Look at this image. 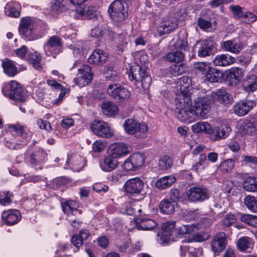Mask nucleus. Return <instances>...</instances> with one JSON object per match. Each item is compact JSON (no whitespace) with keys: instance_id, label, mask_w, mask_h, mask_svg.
<instances>
[{"instance_id":"nucleus-21","label":"nucleus","mask_w":257,"mask_h":257,"mask_svg":"<svg viewBox=\"0 0 257 257\" xmlns=\"http://www.w3.org/2000/svg\"><path fill=\"white\" fill-rule=\"evenodd\" d=\"M230 131L231 128L227 125L224 124L221 125L220 126L215 127L211 129L210 139L214 141H219L227 137Z\"/></svg>"},{"instance_id":"nucleus-57","label":"nucleus","mask_w":257,"mask_h":257,"mask_svg":"<svg viewBox=\"0 0 257 257\" xmlns=\"http://www.w3.org/2000/svg\"><path fill=\"white\" fill-rule=\"evenodd\" d=\"M194 67L201 74H205L210 66L206 62H198L194 64Z\"/></svg>"},{"instance_id":"nucleus-60","label":"nucleus","mask_w":257,"mask_h":257,"mask_svg":"<svg viewBox=\"0 0 257 257\" xmlns=\"http://www.w3.org/2000/svg\"><path fill=\"white\" fill-rule=\"evenodd\" d=\"M12 196V194L9 192L0 193L1 197L4 196V198L0 199V204L2 205L10 204L12 202V200L11 199Z\"/></svg>"},{"instance_id":"nucleus-13","label":"nucleus","mask_w":257,"mask_h":257,"mask_svg":"<svg viewBox=\"0 0 257 257\" xmlns=\"http://www.w3.org/2000/svg\"><path fill=\"white\" fill-rule=\"evenodd\" d=\"M90 128L94 134L103 138H109L113 135V131L108 124L103 121L95 120Z\"/></svg>"},{"instance_id":"nucleus-22","label":"nucleus","mask_w":257,"mask_h":257,"mask_svg":"<svg viewBox=\"0 0 257 257\" xmlns=\"http://www.w3.org/2000/svg\"><path fill=\"white\" fill-rule=\"evenodd\" d=\"M2 218L5 224L13 225L17 223L21 218L20 213L17 210L4 211L2 214Z\"/></svg>"},{"instance_id":"nucleus-39","label":"nucleus","mask_w":257,"mask_h":257,"mask_svg":"<svg viewBox=\"0 0 257 257\" xmlns=\"http://www.w3.org/2000/svg\"><path fill=\"white\" fill-rule=\"evenodd\" d=\"M192 130L195 133L204 132L210 135L211 133L210 125L207 122H199L194 124L192 126Z\"/></svg>"},{"instance_id":"nucleus-38","label":"nucleus","mask_w":257,"mask_h":257,"mask_svg":"<svg viewBox=\"0 0 257 257\" xmlns=\"http://www.w3.org/2000/svg\"><path fill=\"white\" fill-rule=\"evenodd\" d=\"M176 205V202L168 199H165L161 202L159 207L163 213L170 214L175 211Z\"/></svg>"},{"instance_id":"nucleus-59","label":"nucleus","mask_w":257,"mask_h":257,"mask_svg":"<svg viewBox=\"0 0 257 257\" xmlns=\"http://www.w3.org/2000/svg\"><path fill=\"white\" fill-rule=\"evenodd\" d=\"M188 252L192 257H198L202 254L203 250L201 247L195 248L189 246Z\"/></svg>"},{"instance_id":"nucleus-46","label":"nucleus","mask_w":257,"mask_h":257,"mask_svg":"<svg viewBox=\"0 0 257 257\" xmlns=\"http://www.w3.org/2000/svg\"><path fill=\"white\" fill-rule=\"evenodd\" d=\"M28 59L36 69L39 70L42 68L40 63L41 56L37 52L35 51L32 53L29 54Z\"/></svg>"},{"instance_id":"nucleus-7","label":"nucleus","mask_w":257,"mask_h":257,"mask_svg":"<svg viewBox=\"0 0 257 257\" xmlns=\"http://www.w3.org/2000/svg\"><path fill=\"white\" fill-rule=\"evenodd\" d=\"M174 222H167L162 225L161 232L158 233V242L163 245H167L174 240L176 236Z\"/></svg>"},{"instance_id":"nucleus-28","label":"nucleus","mask_w":257,"mask_h":257,"mask_svg":"<svg viewBox=\"0 0 257 257\" xmlns=\"http://www.w3.org/2000/svg\"><path fill=\"white\" fill-rule=\"evenodd\" d=\"M47 154L42 149H38L32 152L29 156L30 164L34 166L38 165L45 160Z\"/></svg>"},{"instance_id":"nucleus-17","label":"nucleus","mask_w":257,"mask_h":257,"mask_svg":"<svg viewBox=\"0 0 257 257\" xmlns=\"http://www.w3.org/2000/svg\"><path fill=\"white\" fill-rule=\"evenodd\" d=\"M178 21L173 17L165 18L158 28V31L162 34H168L177 28Z\"/></svg>"},{"instance_id":"nucleus-1","label":"nucleus","mask_w":257,"mask_h":257,"mask_svg":"<svg viewBox=\"0 0 257 257\" xmlns=\"http://www.w3.org/2000/svg\"><path fill=\"white\" fill-rule=\"evenodd\" d=\"M8 129L13 136H17L20 138L21 143H13L9 141H7L6 146L7 147L17 150L23 148L26 146L31 138V135H29L27 132L26 128L20 124H11L9 125Z\"/></svg>"},{"instance_id":"nucleus-29","label":"nucleus","mask_w":257,"mask_h":257,"mask_svg":"<svg viewBox=\"0 0 257 257\" xmlns=\"http://www.w3.org/2000/svg\"><path fill=\"white\" fill-rule=\"evenodd\" d=\"M117 164V158L110 154L104 158L103 164H101L100 167L104 171L110 172L115 169Z\"/></svg>"},{"instance_id":"nucleus-35","label":"nucleus","mask_w":257,"mask_h":257,"mask_svg":"<svg viewBox=\"0 0 257 257\" xmlns=\"http://www.w3.org/2000/svg\"><path fill=\"white\" fill-rule=\"evenodd\" d=\"M222 76V72L219 70L210 67L205 73L206 79L211 82H218Z\"/></svg>"},{"instance_id":"nucleus-15","label":"nucleus","mask_w":257,"mask_h":257,"mask_svg":"<svg viewBox=\"0 0 257 257\" xmlns=\"http://www.w3.org/2000/svg\"><path fill=\"white\" fill-rule=\"evenodd\" d=\"M226 81L231 86L238 85L242 79L243 74L241 68L232 67L226 71Z\"/></svg>"},{"instance_id":"nucleus-62","label":"nucleus","mask_w":257,"mask_h":257,"mask_svg":"<svg viewBox=\"0 0 257 257\" xmlns=\"http://www.w3.org/2000/svg\"><path fill=\"white\" fill-rule=\"evenodd\" d=\"M170 197L172 201L176 203L177 201L181 199L180 192L177 188L171 189L170 192Z\"/></svg>"},{"instance_id":"nucleus-18","label":"nucleus","mask_w":257,"mask_h":257,"mask_svg":"<svg viewBox=\"0 0 257 257\" xmlns=\"http://www.w3.org/2000/svg\"><path fill=\"white\" fill-rule=\"evenodd\" d=\"M255 105L253 101L243 100L237 102L234 106V113L238 116L246 114Z\"/></svg>"},{"instance_id":"nucleus-24","label":"nucleus","mask_w":257,"mask_h":257,"mask_svg":"<svg viewBox=\"0 0 257 257\" xmlns=\"http://www.w3.org/2000/svg\"><path fill=\"white\" fill-rule=\"evenodd\" d=\"M186 87L183 90L178 92L175 98V105L176 107L183 106H189L191 104V97L190 93Z\"/></svg>"},{"instance_id":"nucleus-51","label":"nucleus","mask_w":257,"mask_h":257,"mask_svg":"<svg viewBox=\"0 0 257 257\" xmlns=\"http://www.w3.org/2000/svg\"><path fill=\"white\" fill-rule=\"evenodd\" d=\"M229 9L232 12L233 17L236 19H243L244 15V8L236 5H231Z\"/></svg>"},{"instance_id":"nucleus-33","label":"nucleus","mask_w":257,"mask_h":257,"mask_svg":"<svg viewBox=\"0 0 257 257\" xmlns=\"http://www.w3.org/2000/svg\"><path fill=\"white\" fill-rule=\"evenodd\" d=\"M136 223L138 228L141 230H152L157 226L155 220L148 218L139 219Z\"/></svg>"},{"instance_id":"nucleus-50","label":"nucleus","mask_w":257,"mask_h":257,"mask_svg":"<svg viewBox=\"0 0 257 257\" xmlns=\"http://www.w3.org/2000/svg\"><path fill=\"white\" fill-rule=\"evenodd\" d=\"M107 30L104 29L102 27L97 26L92 29L90 35L98 40H101L106 33Z\"/></svg>"},{"instance_id":"nucleus-42","label":"nucleus","mask_w":257,"mask_h":257,"mask_svg":"<svg viewBox=\"0 0 257 257\" xmlns=\"http://www.w3.org/2000/svg\"><path fill=\"white\" fill-rule=\"evenodd\" d=\"M243 188L249 192L257 191V178L255 177L246 178L243 183Z\"/></svg>"},{"instance_id":"nucleus-40","label":"nucleus","mask_w":257,"mask_h":257,"mask_svg":"<svg viewBox=\"0 0 257 257\" xmlns=\"http://www.w3.org/2000/svg\"><path fill=\"white\" fill-rule=\"evenodd\" d=\"M78 13L86 19H91L96 16L95 8L91 6H85L82 9L78 10Z\"/></svg>"},{"instance_id":"nucleus-43","label":"nucleus","mask_w":257,"mask_h":257,"mask_svg":"<svg viewBox=\"0 0 257 257\" xmlns=\"http://www.w3.org/2000/svg\"><path fill=\"white\" fill-rule=\"evenodd\" d=\"M234 166V160L231 159H226L222 162L218 170L223 174L230 173Z\"/></svg>"},{"instance_id":"nucleus-8","label":"nucleus","mask_w":257,"mask_h":257,"mask_svg":"<svg viewBox=\"0 0 257 257\" xmlns=\"http://www.w3.org/2000/svg\"><path fill=\"white\" fill-rule=\"evenodd\" d=\"M63 42L62 39L58 36L50 37L44 44V49L48 56L55 57L62 51Z\"/></svg>"},{"instance_id":"nucleus-25","label":"nucleus","mask_w":257,"mask_h":257,"mask_svg":"<svg viewBox=\"0 0 257 257\" xmlns=\"http://www.w3.org/2000/svg\"><path fill=\"white\" fill-rule=\"evenodd\" d=\"M107 58V54L103 50L96 49L90 56L88 61L91 64L98 65L104 63Z\"/></svg>"},{"instance_id":"nucleus-49","label":"nucleus","mask_w":257,"mask_h":257,"mask_svg":"<svg viewBox=\"0 0 257 257\" xmlns=\"http://www.w3.org/2000/svg\"><path fill=\"white\" fill-rule=\"evenodd\" d=\"M187 70V67L183 64H174L170 68V72L172 75L177 76L182 75Z\"/></svg>"},{"instance_id":"nucleus-27","label":"nucleus","mask_w":257,"mask_h":257,"mask_svg":"<svg viewBox=\"0 0 257 257\" xmlns=\"http://www.w3.org/2000/svg\"><path fill=\"white\" fill-rule=\"evenodd\" d=\"M242 87L247 92L257 90V76L253 74L247 75L243 80Z\"/></svg>"},{"instance_id":"nucleus-53","label":"nucleus","mask_w":257,"mask_h":257,"mask_svg":"<svg viewBox=\"0 0 257 257\" xmlns=\"http://www.w3.org/2000/svg\"><path fill=\"white\" fill-rule=\"evenodd\" d=\"M209 235L207 232L204 231L199 232L193 235V238L189 239L190 241H195L196 242H202L208 239Z\"/></svg>"},{"instance_id":"nucleus-37","label":"nucleus","mask_w":257,"mask_h":257,"mask_svg":"<svg viewBox=\"0 0 257 257\" xmlns=\"http://www.w3.org/2000/svg\"><path fill=\"white\" fill-rule=\"evenodd\" d=\"M101 108L103 113L107 116L115 115L118 112L117 105L111 101H104L101 105Z\"/></svg>"},{"instance_id":"nucleus-12","label":"nucleus","mask_w":257,"mask_h":257,"mask_svg":"<svg viewBox=\"0 0 257 257\" xmlns=\"http://www.w3.org/2000/svg\"><path fill=\"white\" fill-rule=\"evenodd\" d=\"M144 187V183L139 177H135L127 180L124 185L126 193L133 196L141 194Z\"/></svg>"},{"instance_id":"nucleus-55","label":"nucleus","mask_w":257,"mask_h":257,"mask_svg":"<svg viewBox=\"0 0 257 257\" xmlns=\"http://www.w3.org/2000/svg\"><path fill=\"white\" fill-rule=\"evenodd\" d=\"M106 143L103 141H96L92 145L93 150L95 152H100L105 148Z\"/></svg>"},{"instance_id":"nucleus-61","label":"nucleus","mask_w":257,"mask_h":257,"mask_svg":"<svg viewBox=\"0 0 257 257\" xmlns=\"http://www.w3.org/2000/svg\"><path fill=\"white\" fill-rule=\"evenodd\" d=\"M6 13L7 15L14 18L19 17L20 12L14 7L8 6L6 10Z\"/></svg>"},{"instance_id":"nucleus-4","label":"nucleus","mask_w":257,"mask_h":257,"mask_svg":"<svg viewBox=\"0 0 257 257\" xmlns=\"http://www.w3.org/2000/svg\"><path fill=\"white\" fill-rule=\"evenodd\" d=\"M2 92L5 96L15 101L23 102L26 99L21 85L15 80L5 83L2 87Z\"/></svg>"},{"instance_id":"nucleus-56","label":"nucleus","mask_w":257,"mask_h":257,"mask_svg":"<svg viewBox=\"0 0 257 257\" xmlns=\"http://www.w3.org/2000/svg\"><path fill=\"white\" fill-rule=\"evenodd\" d=\"M105 77L110 80L115 81L118 78V73L112 67L108 68L106 71Z\"/></svg>"},{"instance_id":"nucleus-26","label":"nucleus","mask_w":257,"mask_h":257,"mask_svg":"<svg viewBox=\"0 0 257 257\" xmlns=\"http://www.w3.org/2000/svg\"><path fill=\"white\" fill-rule=\"evenodd\" d=\"M221 48L235 54H238L243 49V46L241 43H234L233 40H227L221 44Z\"/></svg>"},{"instance_id":"nucleus-5","label":"nucleus","mask_w":257,"mask_h":257,"mask_svg":"<svg viewBox=\"0 0 257 257\" xmlns=\"http://www.w3.org/2000/svg\"><path fill=\"white\" fill-rule=\"evenodd\" d=\"M35 20L30 17L23 18L20 24L19 31L21 37L28 41H32L38 39L35 34Z\"/></svg>"},{"instance_id":"nucleus-16","label":"nucleus","mask_w":257,"mask_h":257,"mask_svg":"<svg viewBox=\"0 0 257 257\" xmlns=\"http://www.w3.org/2000/svg\"><path fill=\"white\" fill-rule=\"evenodd\" d=\"M226 235L224 232L217 233L211 242L212 249L214 252H219L225 249L227 245Z\"/></svg>"},{"instance_id":"nucleus-41","label":"nucleus","mask_w":257,"mask_h":257,"mask_svg":"<svg viewBox=\"0 0 257 257\" xmlns=\"http://www.w3.org/2000/svg\"><path fill=\"white\" fill-rule=\"evenodd\" d=\"M5 73L10 76H14L17 73V68L12 61L6 60L2 64Z\"/></svg>"},{"instance_id":"nucleus-64","label":"nucleus","mask_w":257,"mask_h":257,"mask_svg":"<svg viewBox=\"0 0 257 257\" xmlns=\"http://www.w3.org/2000/svg\"><path fill=\"white\" fill-rule=\"evenodd\" d=\"M197 24L199 27L202 29H206L210 28L211 23L207 20L199 18L197 21Z\"/></svg>"},{"instance_id":"nucleus-31","label":"nucleus","mask_w":257,"mask_h":257,"mask_svg":"<svg viewBox=\"0 0 257 257\" xmlns=\"http://www.w3.org/2000/svg\"><path fill=\"white\" fill-rule=\"evenodd\" d=\"M215 99L224 104L231 103L233 100L230 94L224 89L216 90L214 96Z\"/></svg>"},{"instance_id":"nucleus-52","label":"nucleus","mask_w":257,"mask_h":257,"mask_svg":"<svg viewBox=\"0 0 257 257\" xmlns=\"http://www.w3.org/2000/svg\"><path fill=\"white\" fill-rule=\"evenodd\" d=\"M172 165V160L169 156L165 155L159 161V166L161 170H165L171 167Z\"/></svg>"},{"instance_id":"nucleus-54","label":"nucleus","mask_w":257,"mask_h":257,"mask_svg":"<svg viewBox=\"0 0 257 257\" xmlns=\"http://www.w3.org/2000/svg\"><path fill=\"white\" fill-rule=\"evenodd\" d=\"M73 203V202L71 201H67L64 203H61L63 211L65 213L68 214H73L74 211L76 210L72 207Z\"/></svg>"},{"instance_id":"nucleus-44","label":"nucleus","mask_w":257,"mask_h":257,"mask_svg":"<svg viewBox=\"0 0 257 257\" xmlns=\"http://www.w3.org/2000/svg\"><path fill=\"white\" fill-rule=\"evenodd\" d=\"M184 55L180 51L171 52L166 54L165 59L171 62L179 63L184 59Z\"/></svg>"},{"instance_id":"nucleus-48","label":"nucleus","mask_w":257,"mask_h":257,"mask_svg":"<svg viewBox=\"0 0 257 257\" xmlns=\"http://www.w3.org/2000/svg\"><path fill=\"white\" fill-rule=\"evenodd\" d=\"M244 132L248 135H252L257 132V122L245 121L243 125Z\"/></svg>"},{"instance_id":"nucleus-32","label":"nucleus","mask_w":257,"mask_h":257,"mask_svg":"<svg viewBox=\"0 0 257 257\" xmlns=\"http://www.w3.org/2000/svg\"><path fill=\"white\" fill-rule=\"evenodd\" d=\"M175 181L176 178L173 176H165L157 180L155 186L160 190H163L172 186Z\"/></svg>"},{"instance_id":"nucleus-58","label":"nucleus","mask_w":257,"mask_h":257,"mask_svg":"<svg viewBox=\"0 0 257 257\" xmlns=\"http://www.w3.org/2000/svg\"><path fill=\"white\" fill-rule=\"evenodd\" d=\"M52 9L60 12L63 11L65 9V0H55L53 4Z\"/></svg>"},{"instance_id":"nucleus-3","label":"nucleus","mask_w":257,"mask_h":257,"mask_svg":"<svg viewBox=\"0 0 257 257\" xmlns=\"http://www.w3.org/2000/svg\"><path fill=\"white\" fill-rule=\"evenodd\" d=\"M108 13L114 22H122L128 16L127 5L125 2L115 0L109 6Z\"/></svg>"},{"instance_id":"nucleus-9","label":"nucleus","mask_w":257,"mask_h":257,"mask_svg":"<svg viewBox=\"0 0 257 257\" xmlns=\"http://www.w3.org/2000/svg\"><path fill=\"white\" fill-rule=\"evenodd\" d=\"M211 109V101L208 97L198 98L195 101L193 110L195 115L201 118L206 117Z\"/></svg>"},{"instance_id":"nucleus-47","label":"nucleus","mask_w":257,"mask_h":257,"mask_svg":"<svg viewBox=\"0 0 257 257\" xmlns=\"http://www.w3.org/2000/svg\"><path fill=\"white\" fill-rule=\"evenodd\" d=\"M132 163L134 164L136 169L141 167L145 163V158L143 154L135 153L130 157Z\"/></svg>"},{"instance_id":"nucleus-6","label":"nucleus","mask_w":257,"mask_h":257,"mask_svg":"<svg viewBox=\"0 0 257 257\" xmlns=\"http://www.w3.org/2000/svg\"><path fill=\"white\" fill-rule=\"evenodd\" d=\"M123 127L126 133L130 135H136V137L139 138H144L145 133L148 130L145 123H139L136 120L131 118L125 121Z\"/></svg>"},{"instance_id":"nucleus-11","label":"nucleus","mask_w":257,"mask_h":257,"mask_svg":"<svg viewBox=\"0 0 257 257\" xmlns=\"http://www.w3.org/2000/svg\"><path fill=\"white\" fill-rule=\"evenodd\" d=\"M93 78L91 68L88 65H84L78 69L77 77L74 79V82L80 87L88 85Z\"/></svg>"},{"instance_id":"nucleus-20","label":"nucleus","mask_w":257,"mask_h":257,"mask_svg":"<svg viewBox=\"0 0 257 257\" xmlns=\"http://www.w3.org/2000/svg\"><path fill=\"white\" fill-rule=\"evenodd\" d=\"M195 46L198 48V56L201 57L211 55L214 48L212 42L206 40L199 41Z\"/></svg>"},{"instance_id":"nucleus-30","label":"nucleus","mask_w":257,"mask_h":257,"mask_svg":"<svg viewBox=\"0 0 257 257\" xmlns=\"http://www.w3.org/2000/svg\"><path fill=\"white\" fill-rule=\"evenodd\" d=\"M235 61V58L228 54H221L215 57L213 62L216 66H226L233 64Z\"/></svg>"},{"instance_id":"nucleus-45","label":"nucleus","mask_w":257,"mask_h":257,"mask_svg":"<svg viewBox=\"0 0 257 257\" xmlns=\"http://www.w3.org/2000/svg\"><path fill=\"white\" fill-rule=\"evenodd\" d=\"M245 206L251 211L257 212V198L251 195L246 196L243 200Z\"/></svg>"},{"instance_id":"nucleus-36","label":"nucleus","mask_w":257,"mask_h":257,"mask_svg":"<svg viewBox=\"0 0 257 257\" xmlns=\"http://www.w3.org/2000/svg\"><path fill=\"white\" fill-rule=\"evenodd\" d=\"M72 165L73 169L76 172H79L85 166L84 159L79 155H74L68 159Z\"/></svg>"},{"instance_id":"nucleus-2","label":"nucleus","mask_w":257,"mask_h":257,"mask_svg":"<svg viewBox=\"0 0 257 257\" xmlns=\"http://www.w3.org/2000/svg\"><path fill=\"white\" fill-rule=\"evenodd\" d=\"M128 76L131 80L141 82L142 87L145 89L149 88L152 82L149 69L146 67H141L136 64L131 67Z\"/></svg>"},{"instance_id":"nucleus-34","label":"nucleus","mask_w":257,"mask_h":257,"mask_svg":"<svg viewBox=\"0 0 257 257\" xmlns=\"http://www.w3.org/2000/svg\"><path fill=\"white\" fill-rule=\"evenodd\" d=\"M236 245L240 251H245L247 249L253 247V241L248 236H243L238 239Z\"/></svg>"},{"instance_id":"nucleus-23","label":"nucleus","mask_w":257,"mask_h":257,"mask_svg":"<svg viewBox=\"0 0 257 257\" xmlns=\"http://www.w3.org/2000/svg\"><path fill=\"white\" fill-rule=\"evenodd\" d=\"M178 111L176 113L177 117L182 121L190 122L195 119V114L192 108L189 106L176 107Z\"/></svg>"},{"instance_id":"nucleus-14","label":"nucleus","mask_w":257,"mask_h":257,"mask_svg":"<svg viewBox=\"0 0 257 257\" xmlns=\"http://www.w3.org/2000/svg\"><path fill=\"white\" fill-rule=\"evenodd\" d=\"M187 195L188 200L191 202H201L208 198L207 190L199 187L190 188Z\"/></svg>"},{"instance_id":"nucleus-19","label":"nucleus","mask_w":257,"mask_h":257,"mask_svg":"<svg viewBox=\"0 0 257 257\" xmlns=\"http://www.w3.org/2000/svg\"><path fill=\"white\" fill-rule=\"evenodd\" d=\"M110 153L115 158H118L121 156L129 154L131 150V147L122 143H116L111 144L109 147Z\"/></svg>"},{"instance_id":"nucleus-10","label":"nucleus","mask_w":257,"mask_h":257,"mask_svg":"<svg viewBox=\"0 0 257 257\" xmlns=\"http://www.w3.org/2000/svg\"><path fill=\"white\" fill-rule=\"evenodd\" d=\"M107 91L109 95L116 100H123L130 96L128 90L119 84H109Z\"/></svg>"},{"instance_id":"nucleus-63","label":"nucleus","mask_w":257,"mask_h":257,"mask_svg":"<svg viewBox=\"0 0 257 257\" xmlns=\"http://www.w3.org/2000/svg\"><path fill=\"white\" fill-rule=\"evenodd\" d=\"M93 189L98 193H104L108 191V187L102 183H95L93 186Z\"/></svg>"}]
</instances>
